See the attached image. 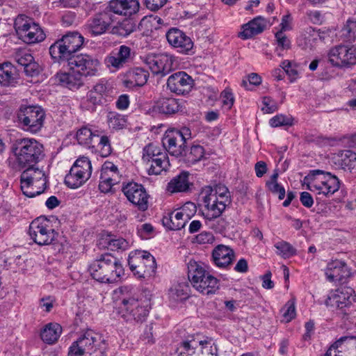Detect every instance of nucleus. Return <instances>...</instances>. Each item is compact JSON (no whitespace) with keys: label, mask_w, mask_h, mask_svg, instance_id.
Returning a JSON list of instances; mask_svg holds the SVG:
<instances>
[{"label":"nucleus","mask_w":356,"mask_h":356,"mask_svg":"<svg viewBox=\"0 0 356 356\" xmlns=\"http://www.w3.org/2000/svg\"><path fill=\"white\" fill-rule=\"evenodd\" d=\"M88 270L92 279L105 284L116 283L124 275L120 260L110 253L99 255L90 263Z\"/></svg>","instance_id":"nucleus-1"},{"label":"nucleus","mask_w":356,"mask_h":356,"mask_svg":"<svg viewBox=\"0 0 356 356\" xmlns=\"http://www.w3.org/2000/svg\"><path fill=\"white\" fill-rule=\"evenodd\" d=\"M200 195L204 206L202 216L205 224L216 232L222 233L225 229V222L220 217L229 204L214 196L211 186L203 187Z\"/></svg>","instance_id":"nucleus-2"},{"label":"nucleus","mask_w":356,"mask_h":356,"mask_svg":"<svg viewBox=\"0 0 356 356\" xmlns=\"http://www.w3.org/2000/svg\"><path fill=\"white\" fill-rule=\"evenodd\" d=\"M120 291L122 293L118 312L120 316L127 322H144L151 309L150 300L128 294L127 286L120 287Z\"/></svg>","instance_id":"nucleus-3"},{"label":"nucleus","mask_w":356,"mask_h":356,"mask_svg":"<svg viewBox=\"0 0 356 356\" xmlns=\"http://www.w3.org/2000/svg\"><path fill=\"white\" fill-rule=\"evenodd\" d=\"M107 344L103 336L87 330L70 346L68 356H106Z\"/></svg>","instance_id":"nucleus-4"},{"label":"nucleus","mask_w":356,"mask_h":356,"mask_svg":"<svg viewBox=\"0 0 356 356\" xmlns=\"http://www.w3.org/2000/svg\"><path fill=\"white\" fill-rule=\"evenodd\" d=\"M84 43L83 36L79 32H68L61 38L57 40L49 47V54L55 63L64 65L76 56L77 51L83 47Z\"/></svg>","instance_id":"nucleus-5"},{"label":"nucleus","mask_w":356,"mask_h":356,"mask_svg":"<svg viewBox=\"0 0 356 356\" xmlns=\"http://www.w3.org/2000/svg\"><path fill=\"white\" fill-rule=\"evenodd\" d=\"M188 277L193 287L203 295L214 294L219 289V280L206 269L202 263L190 261Z\"/></svg>","instance_id":"nucleus-6"},{"label":"nucleus","mask_w":356,"mask_h":356,"mask_svg":"<svg viewBox=\"0 0 356 356\" xmlns=\"http://www.w3.org/2000/svg\"><path fill=\"white\" fill-rule=\"evenodd\" d=\"M15 161L22 168L33 166L42 157L43 146L33 138H21L15 140L11 146Z\"/></svg>","instance_id":"nucleus-7"},{"label":"nucleus","mask_w":356,"mask_h":356,"mask_svg":"<svg viewBox=\"0 0 356 356\" xmlns=\"http://www.w3.org/2000/svg\"><path fill=\"white\" fill-rule=\"evenodd\" d=\"M304 181L307 189L325 197H330L338 191L341 184L337 176L320 170L310 171Z\"/></svg>","instance_id":"nucleus-8"},{"label":"nucleus","mask_w":356,"mask_h":356,"mask_svg":"<svg viewBox=\"0 0 356 356\" xmlns=\"http://www.w3.org/2000/svg\"><path fill=\"white\" fill-rule=\"evenodd\" d=\"M128 265L134 276L139 279L153 278L156 272V262L154 257L145 250H135L129 253Z\"/></svg>","instance_id":"nucleus-9"},{"label":"nucleus","mask_w":356,"mask_h":356,"mask_svg":"<svg viewBox=\"0 0 356 356\" xmlns=\"http://www.w3.org/2000/svg\"><path fill=\"white\" fill-rule=\"evenodd\" d=\"M143 162L149 175H158L166 171L170 165L168 154L159 145L150 143L143 149Z\"/></svg>","instance_id":"nucleus-10"},{"label":"nucleus","mask_w":356,"mask_h":356,"mask_svg":"<svg viewBox=\"0 0 356 356\" xmlns=\"http://www.w3.org/2000/svg\"><path fill=\"white\" fill-rule=\"evenodd\" d=\"M14 27L19 38L25 43H38L45 39L46 35L40 25L25 15L17 16Z\"/></svg>","instance_id":"nucleus-11"},{"label":"nucleus","mask_w":356,"mask_h":356,"mask_svg":"<svg viewBox=\"0 0 356 356\" xmlns=\"http://www.w3.org/2000/svg\"><path fill=\"white\" fill-rule=\"evenodd\" d=\"M29 234L31 238L39 245L52 244L57 239L55 231L49 219L40 216L33 220L30 225Z\"/></svg>","instance_id":"nucleus-12"},{"label":"nucleus","mask_w":356,"mask_h":356,"mask_svg":"<svg viewBox=\"0 0 356 356\" xmlns=\"http://www.w3.org/2000/svg\"><path fill=\"white\" fill-rule=\"evenodd\" d=\"M355 302V292L349 286H341L331 290L324 302L327 307L337 309L343 314H346Z\"/></svg>","instance_id":"nucleus-13"},{"label":"nucleus","mask_w":356,"mask_h":356,"mask_svg":"<svg viewBox=\"0 0 356 356\" xmlns=\"http://www.w3.org/2000/svg\"><path fill=\"white\" fill-rule=\"evenodd\" d=\"M45 113L35 106L22 105L17 112V119L24 130L37 133L43 126Z\"/></svg>","instance_id":"nucleus-14"},{"label":"nucleus","mask_w":356,"mask_h":356,"mask_svg":"<svg viewBox=\"0 0 356 356\" xmlns=\"http://www.w3.org/2000/svg\"><path fill=\"white\" fill-rule=\"evenodd\" d=\"M92 164L86 156L78 158L70 172L65 177V184L70 188H78L83 186L90 177Z\"/></svg>","instance_id":"nucleus-15"},{"label":"nucleus","mask_w":356,"mask_h":356,"mask_svg":"<svg viewBox=\"0 0 356 356\" xmlns=\"http://www.w3.org/2000/svg\"><path fill=\"white\" fill-rule=\"evenodd\" d=\"M65 64L69 70H76L84 78L97 76L99 74L101 63L92 55L79 54L70 58Z\"/></svg>","instance_id":"nucleus-16"},{"label":"nucleus","mask_w":356,"mask_h":356,"mask_svg":"<svg viewBox=\"0 0 356 356\" xmlns=\"http://www.w3.org/2000/svg\"><path fill=\"white\" fill-rule=\"evenodd\" d=\"M115 21V15L109 8L97 13L88 19L86 29L92 36L105 33Z\"/></svg>","instance_id":"nucleus-17"},{"label":"nucleus","mask_w":356,"mask_h":356,"mask_svg":"<svg viewBox=\"0 0 356 356\" xmlns=\"http://www.w3.org/2000/svg\"><path fill=\"white\" fill-rule=\"evenodd\" d=\"M329 62L337 67H350L356 64V48L337 45L328 52Z\"/></svg>","instance_id":"nucleus-18"},{"label":"nucleus","mask_w":356,"mask_h":356,"mask_svg":"<svg viewBox=\"0 0 356 356\" xmlns=\"http://www.w3.org/2000/svg\"><path fill=\"white\" fill-rule=\"evenodd\" d=\"M133 55L131 49L123 44L107 55L104 63L110 72H115L128 65L132 60Z\"/></svg>","instance_id":"nucleus-19"},{"label":"nucleus","mask_w":356,"mask_h":356,"mask_svg":"<svg viewBox=\"0 0 356 356\" xmlns=\"http://www.w3.org/2000/svg\"><path fill=\"white\" fill-rule=\"evenodd\" d=\"M122 192L127 200L138 209L145 211L148 209L149 195L144 186L136 182H128L122 187Z\"/></svg>","instance_id":"nucleus-20"},{"label":"nucleus","mask_w":356,"mask_h":356,"mask_svg":"<svg viewBox=\"0 0 356 356\" xmlns=\"http://www.w3.org/2000/svg\"><path fill=\"white\" fill-rule=\"evenodd\" d=\"M327 280L330 282L345 284L352 277L351 268L341 260H332L329 262L325 269Z\"/></svg>","instance_id":"nucleus-21"},{"label":"nucleus","mask_w":356,"mask_h":356,"mask_svg":"<svg viewBox=\"0 0 356 356\" xmlns=\"http://www.w3.org/2000/svg\"><path fill=\"white\" fill-rule=\"evenodd\" d=\"M175 57L168 54L148 55L145 63L154 74L165 76L173 69Z\"/></svg>","instance_id":"nucleus-22"},{"label":"nucleus","mask_w":356,"mask_h":356,"mask_svg":"<svg viewBox=\"0 0 356 356\" xmlns=\"http://www.w3.org/2000/svg\"><path fill=\"white\" fill-rule=\"evenodd\" d=\"M193 86V79L184 71L173 73L167 80V88L177 95L188 94Z\"/></svg>","instance_id":"nucleus-23"},{"label":"nucleus","mask_w":356,"mask_h":356,"mask_svg":"<svg viewBox=\"0 0 356 356\" xmlns=\"http://www.w3.org/2000/svg\"><path fill=\"white\" fill-rule=\"evenodd\" d=\"M168 44L179 53L189 54L193 47L191 38L177 28H170L165 33Z\"/></svg>","instance_id":"nucleus-24"},{"label":"nucleus","mask_w":356,"mask_h":356,"mask_svg":"<svg viewBox=\"0 0 356 356\" xmlns=\"http://www.w3.org/2000/svg\"><path fill=\"white\" fill-rule=\"evenodd\" d=\"M162 144L165 151L171 156L177 158L184 156L186 145L184 140H182L181 135L167 130L162 139Z\"/></svg>","instance_id":"nucleus-25"},{"label":"nucleus","mask_w":356,"mask_h":356,"mask_svg":"<svg viewBox=\"0 0 356 356\" xmlns=\"http://www.w3.org/2000/svg\"><path fill=\"white\" fill-rule=\"evenodd\" d=\"M194 187L193 177L188 172L182 171L168 184L166 190L170 193H190Z\"/></svg>","instance_id":"nucleus-26"},{"label":"nucleus","mask_w":356,"mask_h":356,"mask_svg":"<svg viewBox=\"0 0 356 356\" xmlns=\"http://www.w3.org/2000/svg\"><path fill=\"white\" fill-rule=\"evenodd\" d=\"M211 258L216 266L220 268H227L235 259V252L229 246L220 244L212 250Z\"/></svg>","instance_id":"nucleus-27"},{"label":"nucleus","mask_w":356,"mask_h":356,"mask_svg":"<svg viewBox=\"0 0 356 356\" xmlns=\"http://www.w3.org/2000/svg\"><path fill=\"white\" fill-rule=\"evenodd\" d=\"M149 76V72L143 67L130 68L124 74L123 84L130 89L142 87L147 83Z\"/></svg>","instance_id":"nucleus-28"},{"label":"nucleus","mask_w":356,"mask_h":356,"mask_svg":"<svg viewBox=\"0 0 356 356\" xmlns=\"http://www.w3.org/2000/svg\"><path fill=\"white\" fill-rule=\"evenodd\" d=\"M108 8L112 11V13L130 17L137 13L140 8L138 0H111L110 1Z\"/></svg>","instance_id":"nucleus-29"},{"label":"nucleus","mask_w":356,"mask_h":356,"mask_svg":"<svg viewBox=\"0 0 356 356\" xmlns=\"http://www.w3.org/2000/svg\"><path fill=\"white\" fill-rule=\"evenodd\" d=\"M267 26V20L258 16L241 26V31L238 33V38L242 40L252 38L256 35L262 33Z\"/></svg>","instance_id":"nucleus-30"},{"label":"nucleus","mask_w":356,"mask_h":356,"mask_svg":"<svg viewBox=\"0 0 356 356\" xmlns=\"http://www.w3.org/2000/svg\"><path fill=\"white\" fill-rule=\"evenodd\" d=\"M209 343L207 338L203 337L200 333H195L187 336L178 345L177 350L186 352V354L193 355L195 354L199 346L204 347Z\"/></svg>","instance_id":"nucleus-31"},{"label":"nucleus","mask_w":356,"mask_h":356,"mask_svg":"<svg viewBox=\"0 0 356 356\" xmlns=\"http://www.w3.org/2000/svg\"><path fill=\"white\" fill-rule=\"evenodd\" d=\"M56 79L60 85L70 90H77L83 86L85 78L76 70L57 73Z\"/></svg>","instance_id":"nucleus-32"},{"label":"nucleus","mask_w":356,"mask_h":356,"mask_svg":"<svg viewBox=\"0 0 356 356\" xmlns=\"http://www.w3.org/2000/svg\"><path fill=\"white\" fill-rule=\"evenodd\" d=\"M184 210V209L181 211L170 212L164 216L162 219L163 226L170 230H179L184 228L190 218L189 215Z\"/></svg>","instance_id":"nucleus-33"},{"label":"nucleus","mask_w":356,"mask_h":356,"mask_svg":"<svg viewBox=\"0 0 356 356\" xmlns=\"http://www.w3.org/2000/svg\"><path fill=\"white\" fill-rule=\"evenodd\" d=\"M157 111L163 114L173 115L183 111L184 101L173 97H161L156 102Z\"/></svg>","instance_id":"nucleus-34"},{"label":"nucleus","mask_w":356,"mask_h":356,"mask_svg":"<svg viewBox=\"0 0 356 356\" xmlns=\"http://www.w3.org/2000/svg\"><path fill=\"white\" fill-rule=\"evenodd\" d=\"M46 176L42 170L35 168L33 166H29L20 176L21 189L23 194L26 196H31L33 193H31V191H28V185Z\"/></svg>","instance_id":"nucleus-35"},{"label":"nucleus","mask_w":356,"mask_h":356,"mask_svg":"<svg viewBox=\"0 0 356 356\" xmlns=\"http://www.w3.org/2000/svg\"><path fill=\"white\" fill-rule=\"evenodd\" d=\"M18 79L16 68L10 63L0 64V85L14 86Z\"/></svg>","instance_id":"nucleus-36"},{"label":"nucleus","mask_w":356,"mask_h":356,"mask_svg":"<svg viewBox=\"0 0 356 356\" xmlns=\"http://www.w3.org/2000/svg\"><path fill=\"white\" fill-rule=\"evenodd\" d=\"M95 146L97 147L99 155L102 157L110 156L113 152L110 136H108L102 130L97 131L92 147Z\"/></svg>","instance_id":"nucleus-37"},{"label":"nucleus","mask_w":356,"mask_h":356,"mask_svg":"<svg viewBox=\"0 0 356 356\" xmlns=\"http://www.w3.org/2000/svg\"><path fill=\"white\" fill-rule=\"evenodd\" d=\"M62 333V327L56 323H49L45 325L40 332L41 339L47 344H54L59 339Z\"/></svg>","instance_id":"nucleus-38"},{"label":"nucleus","mask_w":356,"mask_h":356,"mask_svg":"<svg viewBox=\"0 0 356 356\" xmlns=\"http://www.w3.org/2000/svg\"><path fill=\"white\" fill-rule=\"evenodd\" d=\"M136 24L131 19H124L112 28L111 33L119 37L126 38L136 31Z\"/></svg>","instance_id":"nucleus-39"},{"label":"nucleus","mask_w":356,"mask_h":356,"mask_svg":"<svg viewBox=\"0 0 356 356\" xmlns=\"http://www.w3.org/2000/svg\"><path fill=\"white\" fill-rule=\"evenodd\" d=\"M97 130L92 131L90 129L83 127L79 129L76 132V140L81 145L92 147Z\"/></svg>","instance_id":"nucleus-40"},{"label":"nucleus","mask_w":356,"mask_h":356,"mask_svg":"<svg viewBox=\"0 0 356 356\" xmlns=\"http://www.w3.org/2000/svg\"><path fill=\"white\" fill-rule=\"evenodd\" d=\"M204 155V149L200 145H192L190 150L184 154V161L188 164H194L200 161Z\"/></svg>","instance_id":"nucleus-41"},{"label":"nucleus","mask_w":356,"mask_h":356,"mask_svg":"<svg viewBox=\"0 0 356 356\" xmlns=\"http://www.w3.org/2000/svg\"><path fill=\"white\" fill-rule=\"evenodd\" d=\"M338 156L339 163L342 168L353 169L356 166V153L352 150H343Z\"/></svg>","instance_id":"nucleus-42"},{"label":"nucleus","mask_w":356,"mask_h":356,"mask_svg":"<svg viewBox=\"0 0 356 356\" xmlns=\"http://www.w3.org/2000/svg\"><path fill=\"white\" fill-rule=\"evenodd\" d=\"M277 178L278 172L275 170L270 179L266 181V186L272 193L277 194L280 200H283L285 197L286 191L284 188L277 183Z\"/></svg>","instance_id":"nucleus-43"},{"label":"nucleus","mask_w":356,"mask_h":356,"mask_svg":"<svg viewBox=\"0 0 356 356\" xmlns=\"http://www.w3.org/2000/svg\"><path fill=\"white\" fill-rule=\"evenodd\" d=\"M276 254L283 259H289L296 254V250L289 243L280 241L274 244Z\"/></svg>","instance_id":"nucleus-44"},{"label":"nucleus","mask_w":356,"mask_h":356,"mask_svg":"<svg viewBox=\"0 0 356 356\" xmlns=\"http://www.w3.org/2000/svg\"><path fill=\"white\" fill-rule=\"evenodd\" d=\"M103 240L106 244L107 248L111 251L125 250L128 249L129 246V242L126 239L121 237L111 238V236H108Z\"/></svg>","instance_id":"nucleus-45"},{"label":"nucleus","mask_w":356,"mask_h":356,"mask_svg":"<svg viewBox=\"0 0 356 356\" xmlns=\"http://www.w3.org/2000/svg\"><path fill=\"white\" fill-rule=\"evenodd\" d=\"M107 118L108 126L112 129L119 130L126 127L127 120L120 114L110 112L108 113Z\"/></svg>","instance_id":"nucleus-46"},{"label":"nucleus","mask_w":356,"mask_h":356,"mask_svg":"<svg viewBox=\"0 0 356 356\" xmlns=\"http://www.w3.org/2000/svg\"><path fill=\"white\" fill-rule=\"evenodd\" d=\"M100 175L110 177L120 181V172L117 165L113 162L105 161L102 166Z\"/></svg>","instance_id":"nucleus-47"},{"label":"nucleus","mask_w":356,"mask_h":356,"mask_svg":"<svg viewBox=\"0 0 356 356\" xmlns=\"http://www.w3.org/2000/svg\"><path fill=\"white\" fill-rule=\"evenodd\" d=\"M342 31L346 41L349 42L356 41V19H349Z\"/></svg>","instance_id":"nucleus-48"},{"label":"nucleus","mask_w":356,"mask_h":356,"mask_svg":"<svg viewBox=\"0 0 356 356\" xmlns=\"http://www.w3.org/2000/svg\"><path fill=\"white\" fill-rule=\"evenodd\" d=\"M170 296L177 301H182L189 297L188 286L185 284H178L170 289Z\"/></svg>","instance_id":"nucleus-49"},{"label":"nucleus","mask_w":356,"mask_h":356,"mask_svg":"<svg viewBox=\"0 0 356 356\" xmlns=\"http://www.w3.org/2000/svg\"><path fill=\"white\" fill-rule=\"evenodd\" d=\"M348 339H352L346 337H341L334 342L325 352L323 356H343L342 354L343 344Z\"/></svg>","instance_id":"nucleus-50"},{"label":"nucleus","mask_w":356,"mask_h":356,"mask_svg":"<svg viewBox=\"0 0 356 356\" xmlns=\"http://www.w3.org/2000/svg\"><path fill=\"white\" fill-rule=\"evenodd\" d=\"M212 194L215 195L214 196L218 197L219 200L230 204V193L228 188L225 186L218 184L216 185L214 187H212Z\"/></svg>","instance_id":"nucleus-51"},{"label":"nucleus","mask_w":356,"mask_h":356,"mask_svg":"<svg viewBox=\"0 0 356 356\" xmlns=\"http://www.w3.org/2000/svg\"><path fill=\"white\" fill-rule=\"evenodd\" d=\"M280 67L290 77L291 81H293L298 79V72L297 70V65L295 63L288 60H285L282 62Z\"/></svg>","instance_id":"nucleus-52"},{"label":"nucleus","mask_w":356,"mask_h":356,"mask_svg":"<svg viewBox=\"0 0 356 356\" xmlns=\"http://www.w3.org/2000/svg\"><path fill=\"white\" fill-rule=\"evenodd\" d=\"M106 102V100L103 98V96H100L92 90H90L87 94V102L90 104L88 106L89 109L95 110L96 106L102 105Z\"/></svg>","instance_id":"nucleus-53"},{"label":"nucleus","mask_w":356,"mask_h":356,"mask_svg":"<svg viewBox=\"0 0 356 356\" xmlns=\"http://www.w3.org/2000/svg\"><path fill=\"white\" fill-rule=\"evenodd\" d=\"M118 183V180H115L114 179L100 175L99 189L102 193H106L111 191L113 186Z\"/></svg>","instance_id":"nucleus-54"},{"label":"nucleus","mask_w":356,"mask_h":356,"mask_svg":"<svg viewBox=\"0 0 356 356\" xmlns=\"http://www.w3.org/2000/svg\"><path fill=\"white\" fill-rule=\"evenodd\" d=\"M269 124L272 127L291 125L292 119L284 115H277L270 120Z\"/></svg>","instance_id":"nucleus-55"},{"label":"nucleus","mask_w":356,"mask_h":356,"mask_svg":"<svg viewBox=\"0 0 356 356\" xmlns=\"http://www.w3.org/2000/svg\"><path fill=\"white\" fill-rule=\"evenodd\" d=\"M283 318L286 322H289L296 316V307L293 301H288L283 309Z\"/></svg>","instance_id":"nucleus-56"},{"label":"nucleus","mask_w":356,"mask_h":356,"mask_svg":"<svg viewBox=\"0 0 356 356\" xmlns=\"http://www.w3.org/2000/svg\"><path fill=\"white\" fill-rule=\"evenodd\" d=\"M248 83L250 85L259 86L261 83V77L256 73H251L248 75L247 79H243L241 86L247 90H251L248 87Z\"/></svg>","instance_id":"nucleus-57"},{"label":"nucleus","mask_w":356,"mask_h":356,"mask_svg":"<svg viewBox=\"0 0 356 356\" xmlns=\"http://www.w3.org/2000/svg\"><path fill=\"white\" fill-rule=\"evenodd\" d=\"M31 184L33 185V186L35 187L37 191H35V192L31 191V193H33V194L31 195V196H28L29 197H34L36 195H40L41 193H42L44 191V190L47 188V177H44L40 179L34 181L33 182H31Z\"/></svg>","instance_id":"nucleus-58"},{"label":"nucleus","mask_w":356,"mask_h":356,"mask_svg":"<svg viewBox=\"0 0 356 356\" xmlns=\"http://www.w3.org/2000/svg\"><path fill=\"white\" fill-rule=\"evenodd\" d=\"M264 105L261 110L266 113H273L277 110V106L269 97H264L262 100Z\"/></svg>","instance_id":"nucleus-59"},{"label":"nucleus","mask_w":356,"mask_h":356,"mask_svg":"<svg viewBox=\"0 0 356 356\" xmlns=\"http://www.w3.org/2000/svg\"><path fill=\"white\" fill-rule=\"evenodd\" d=\"M275 38L279 47L283 49L290 48L291 42L282 31H278L275 33Z\"/></svg>","instance_id":"nucleus-60"},{"label":"nucleus","mask_w":356,"mask_h":356,"mask_svg":"<svg viewBox=\"0 0 356 356\" xmlns=\"http://www.w3.org/2000/svg\"><path fill=\"white\" fill-rule=\"evenodd\" d=\"M91 90L99 94L100 96H103V98L104 99L107 97V93L108 92L106 81L103 79L97 83Z\"/></svg>","instance_id":"nucleus-61"},{"label":"nucleus","mask_w":356,"mask_h":356,"mask_svg":"<svg viewBox=\"0 0 356 356\" xmlns=\"http://www.w3.org/2000/svg\"><path fill=\"white\" fill-rule=\"evenodd\" d=\"M33 60L34 58L31 54H25L18 58L17 62L19 65L24 67V70L26 72H29V67H31V63L33 61Z\"/></svg>","instance_id":"nucleus-62"},{"label":"nucleus","mask_w":356,"mask_h":356,"mask_svg":"<svg viewBox=\"0 0 356 356\" xmlns=\"http://www.w3.org/2000/svg\"><path fill=\"white\" fill-rule=\"evenodd\" d=\"M195 239L200 244L212 243L214 241V236L211 232H202L196 236Z\"/></svg>","instance_id":"nucleus-63"},{"label":"nucleus","mask_w":356,"mask_h":356,"mask_svg":"<svg viewBox=\"0 0 356 356\" xmlns=\"http://www.w3.org/2000/svg\"><path fill=\"white\" fill-rule=\"evenodd\" d=\"M153 231L154 227L149 223H145L137 227L138 234L142 238H147Z\"/></svg>","instance_id":"nucleus-64"}]
</instances>
